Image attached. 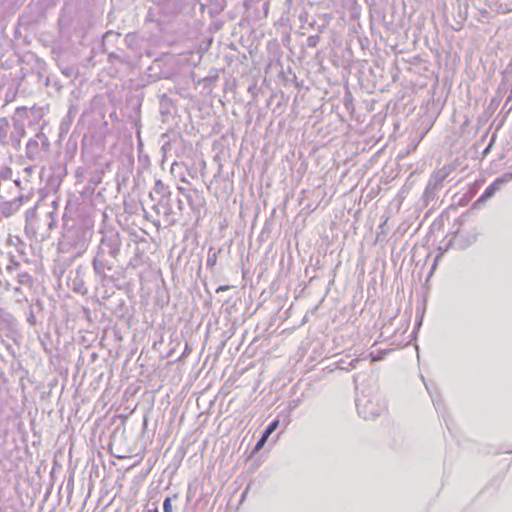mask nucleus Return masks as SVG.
<instances>
[{
	"mask_svg": "<svg viewBox=\"0 0 512 512\" xmlns=\"http://www.w3.org/2000/svg\"><path fill=\"white\" fill-rule=\"evenodd\" d=\"M154 191L155 193L164 196L168 193V187L161 180H156Z\"/></svg>",
	"mask_w": 512,
	"mask_h": 512,
	"instance_id": "obj_9",
	"label": "nucleus"
},
{
	"mask_svg": "<svg viewBox=\"0 0 512 512\" xmlns=\"http://www.w3.org/2000/svg\"><path fill=\"white\" fill-rule=\"evenodd\" d=\"M37 138H40V139L42 140V144H43L46 148L48 147L49 143H48V140H47V138L45 137V135H44V134H42V133H38V134H37Z\"/></svg>",
	"mask_w": 512,
	"mask_h": 512,
	"instance_id": "obj_16",
	"label": "nucleus"
},
{
	"mask_svg": "<svg viewBox=\"0 0 512 512\" xmlns=\"http://www.w3.org/2000/svg\"><path fill=\"white\" fill-rule=\"evenodd\" d=\"M510 103H511V107H512V88H511L510 94L508 95V97L506 99L505 105H508Z\"/></svg>",
	"mask_w": 512,
	"mask_h": 512,
	"instance_id": "obj_17",
	"label": "nucleus"
},
{
	"mask_svg": "<svg viewBox=\"0 0 512 512\" xmlns=\"http://www.w3.org/2000/svg\"><path fill=\"white\" fill-rule=\"evenodd\" d=\"M269 436H270V435H269V434H267V432H265V431H264V433H263V435H262V437H261V439H260V440H261L262 442H264V443H265V442L267 441V439H268V437H269Z\"/></svg>",
	"mask_w": 512,
	"mask_h": 512,
	"instance_id": "obj_18",
	"label": "nucleus"
},
{
	"mask_svg": "<svg viewBox=\"0 0 512 512\" xmlns=\"http://www.w3.org/2000/svg\"><path fill=\"white\" fill-rule=\"evenodd\" d=\"M383 354L384 353H378V354H374L373 352H371L368 357L373 361V362H376V361H379L383 358Z\"/></svg>",
	"mask_w": 512,
	"mask_h": 512,
	"instance_id": "obj_15",
	"label": "nucleus"
},
{
	"mask_svg": "<svg viewBox=\"0 0 512 512\" xmlns=\"http://www.w3.org/2000/svg\"><path fill=\"white\" fill-rule=\"evenodd\" d=\"M148 512H159L158 509L149 510Z\"/></svg>",
	"mask_w": 512,
	"mask_h": 512,
	"instance_id": "obj_21",
	"label": "nucleus"
},
{
	"mask_svg": "<svg viewBox=\"0 0 512 512\" xmlns=\"http://www.w3.org/2000/svg\"><path fill=\"white\" fill-rule=\"evenodd\" d=\"M395 322H397V319L393 318V319H390L387 323H385L382 326L381 334H380L381 337H383L386 340H389L397 334V332L400 330V328L395 331L393 330V326H394ZM407 327H408V325L405 323L401 325L402 333H404L406 331Z\"/></svg>",
	"mask_w": 512,
	"mask_h": 512,
	"instance_id": "obj_3",
	"label": "nucleus"
},
{
	"mask_svg": "<svg viewBox=\"0 0 512 512\" xmlns=\"http://www.w3.org/2000/svg\"><path fill=\"white\" fill-rule=\"evenodd\" d=\"M25 108H17V111H24Z\"/></svg>",
	"mask_w": 512,
	"mask_h": 512,
	"instance_id": "obj_22",
	"label": "nucleus"
},
{
	"mask_svg": "<svg viewBox=\"0 0 512 512\" xmlns=\"http://www.w3.org/2000/svg\"><path fill=\"white\" fill-rule=\"evenodd\" d=\"M512 180V172H506L500 177H498L495 181L496 183L501 186L502 184L508 183Z\"/></svg>",
	"mask_w": 512,
	"mask_h": 512,
	"instance_id": "obj_10",
	"label": "nucleus"
},
{
	"mask_svg": "<svg viewBox=\"0 0 512 512\" xmlns=\"http://www.w3.org/2000/svg\"><path fill=\"white\" fill-rule=\"evenodd\" d=\"M356 406L359 415L365 420L374 419L385 411V403L381 400L380 396L375 394L373 396L361 395L356 399Z\"/></svg>",
	"mask_w": 512,
	"mask_h": 512,
	"instance_id": "obj_2",
	"label": "nucleus"
},
{
	"mask_svg": "<svg viewBox=\"0 0 512 512\" xmlns=\"http://www.w3.org/2000/svg\"><path fill=\"white\" fill-rule=\"evenodd\" d=\"M216 260H217V256H216V253H213V254H209L208 255V258H207V266L208 267H213L215 264H216Z\"/></svg>",
	"mask_w": 512,
	"mask_h": 512,
	"instance_id": "obj_13",
	"label": "nucleus"
},
{
	"mask_svg": "<svg viewBox=\"0 0 512 512\" xmlns=\"http://www.w3.org/2000/svg\"><path fill=\"white\" fill-rule=\"evenodd\" d=\"M163 510L164 512H172V504H171V499L170 498H166L164 500V503H163Z\"/></svg>",
	"mask_w": 512,
	"mask_h": 512,
	"instance_id": "obj_14",
	"label": "nucleus"
},
{
	"mask_svg": "<svg viewBox=\"0 0 512 512\" xmlns=\"http://www.w3.org/2000/svg\"><path fill=\"white\" fill-rule=\"evenodd\" d=\"M500 189V186L494 181L492 184H490L484 193L480 196L479 201H485L488 198L492 197L496 191Z\"/></svg>",
	"mask_w": 512,
	"mask_h": 512,
	"instance_id": "obj_8",
	"label": "nucleus"
},
{
	"mask_svg": "<svg viewBox=\"0 0 512 512\" xmlns=\"http://www.w3.org/2000/svg\"><path fill=\"white\" fill-rule=\"evenodd\" d=\"M39 144L35 139H30L26 145V155L28 158L33 159L38 154Z\"/></svg>",
	"mask_w": 512,
	"mask_h": 512,
	"instance_id": "obj_7",
	"label": "nucleus"
},
{
	"mask_svg": "<svg viewBox=\"0 0 512 512\" xmlns=\"http://www.w3.org/2000/svg\"><path fill=\"white\" fill-rule=\"evenodd\" d=\"M24 134V125L19 121L14 120V132L10 135V141L13 147L18 148L20 146L21 138Z\"/></svg>",
	"mask_w": 512,
	"mask_h": 512,
	"instance_id": "obj_4",
	"label": "nucleus"
},
{
	"mask_svg": "<svg viewBox=\"0 0 512 512\" xmlns=\"http://www.w3.org/2000/svg\"><path fill=\"white\" fill-rule=\"evenodd\" d=\"M12 175V170L9 167H4L0 171V177L2 179H9Z\"/></svg>",
	"mask_w": 512,
	"mask_h": 512,
	"instance_id": "obj_12",
	"label": "nucleus"
},
{
	"mask_svg": "<svg viewBox=\"0 0 512 512\" xmlns=\"http://www.w3.org/2000/svg\"><path fill=\"white\" fill-rule=\"evenodd\" d=\"M279 425V420H274L272 421L265 429V432H267V434H272L276 428L278 427Z\"/></svg>",
	"mask_w": 512,
	"mask_h": 512,
	"instance_id": "obj_11",
	"label": "nucleus"
},
{
	"mask_svg": "<svg viewBox=\"0 0 512 512\" xmlns=\"http://www.w3.org/2000/svg\"><path fill=\"white\" fill-rule=\"evenodd\" d=\"M448 176V171L446 168H442L438 171H436L429 180V186L436 187L437 185H440L445 178Z\"/></svg>",
	"mask_w": 512,
	"mask_h": 512,
	"instance_id": "obj_5",
	"label": "nucleus"
},
{
	"mask_svg": "<svg viewBox=\"0 0 512 512\" xmlns=\"http://www.w3.org/2000/svg\"><path fill=\"white\" fill-rule=\"evenodd\" d=\"M121 237L118 232L108 230L103 232L97 253L93 260L96 274L105 277L107 271L114 267L115 260L120 252Z\"/></svg>",
	"mask_w": 512,
	"mask_h": 512,
	"instance_id": "obj_1",
	"label": "nucleus"
},
{
	"mask_svg": "<svg viewBox=\"0 0 512 512\" xmlns=\"http://www.w3.org/2000/svg\"><path fill=\"white\" fill-rule=\"evenodd\" d=\"M359 359H353L351 362H350V366H352V368H355V363L358 362Z\"/></svg>",
	"mask_w": 512,
	"mask_h": 512,
	"instance_id": "obj_20",
	"label": "nucleus"
},
{
	"mask_svg": "<svg viewBox=\"0 0 512 512\" xmlns=\"http://www.w3.org/2000/svg\"><path fill=\"white\" fill-rule=\"evenodd\" d=\"M264 445V442H262L261 440H259L255 446V450H258L260 449L262 446Z\"/></svg>",
	"mask_w": 512,
	"mask_h": 512,
	"instance_id": "obj_19",
	"label": "nucleus"
},
{
	"mask_svg": "<svg viewBox=\"0 0 512 512\" xmlns=\"http://www.w3.org/2000/svg\"><path fill=\"white\" fill-rule=\"evenodd\" d=\"M8 129H9V122L7 118L2 117L0 118V143L6 144L8 143Z\"/></svg>",
	"mask_w": 512,
	"mask_h": 512,
	"instance_id": "obj_6",
	"label": "nucleus"
}]
</instances>
